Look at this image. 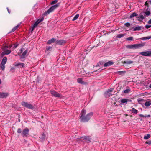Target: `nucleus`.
<instances>
[{
  "label": "nucleus",
  "instance_id": "1",
  "mask_svg": "<svg viewBox=\"0 0 151 151\" xmlns=\"http://www.w3.org/2000/svg\"><path fill=\"white\" fill-rule=\"evenodd\" d=\"M86 113V110L83 109L81 113V120L84 122H88L90 119L93 115V113L91 112L88 114L86 116H85Z\"/></svg>",
  "mask_w": 151,
  "mask_h": 151
},
{
  "label": "nucleus",
  "instance_id": "2",
  "mask_svg": "<svg viewBox=\"0 0 151 151\" xmlns=\"http://www.w3.org/2000/svg\"><path fill=\"white\" fill-rule=\"evenodd\" d=\"M59 4L57 3L51 7H50L47 11H45L44 14H43L44 16H47L50 13L53 12L54 10L57 8L59 6Z\"/></svg>",
  "mask_w": 151,
  "mask_h": 151
},
{
  "label": "nucleus",
  "instance_id": "3",
  "mask_svg": "<svg viewBox=\"0 0 151 151\" xmlns=\"http://www.w3.org/2000/svg\"><path fill=\"white\" fill-rule=\"evenodd\" d=\"M21 104L23 106L30 109H32L34 107L32 105L24 101L22 102Z\"/></svg>",
  "mask_w": 151,
  "mask_h": 151
},
{
  "label": "nucleus",
  "instance_id": "4",
  "mask_svg": "<svg viewBox=\"0 0 151 151\" xmlns=\"http://www.w3.org/2000/svg\"><path fill=\"white\" fill-rule=\"evenodd\" d=\"M50 91V93L52 96L55 97L61 98L62 97V96L59 93L54 90H51Z\"/></svg>",
  "mask_w": 151,
  "mask_h": 151
},
{
  "label": "nucleus",
  "instance_id": "5",
  "mask_svg": "<svg viewBox=\"0 0 151 151\" xmlns=\"http://www.w3.org/2000/svg\"><path fill=\"white\" fill-rule=\"evenodd\" d=\"M113 90V88H111L107 90L104 93L105 96L107 98L111 96L112 95L111 92Z\"/></svg>",
  "mask_w": 151,
  "mask_h": 151
},
{
  "label": "nucleus",
  "instance_id": "6",
  "mask_svg": "<svg viewBox=\"0 0 151 151\" xmlns=\"http://www.w3.org/2000/svg\"><path fill=\"white\" fill-rule=\"evenodd\" d=\"M29 130L27 128H25L22 131V135L23 137H27L29 134Z\"/></svg>",
  "mask_w": 151,
  "mask_h": 151
},
{
  "label": "nucleus",
  "instance_id": "7",
  "mask_svg": "<svg viewBox=\"0 0 151 151\" xmlns=\"http://www.w3.org/2000/svg\"><path fill=\"white\" fill-rule=\"evenodd\" d=\"M145 45L144 43H141L139 44H135L133 45L134 49H136L141 48Z\"/></svg>",
  "mask_w": 151,
  "mask_h": 151
},
{
  "label": "nucleus",
  "instance_id": "8",
  "mask_svg": "<svg viewBox=\"0 0 151 151\" xmlns=\"http://www.w3.org/2000/svg\"><path fill=\"white\" fill-rule=\"evenodd\" d=\"M139 54L144 56H151V51H144L140 52Z\"/></svg>",
  "mask_w": 151,
  "mask_h": 151
},
{
  "label": "nucleus",
  "instance_id": "9",
  "mask_svg": "<svg viewBox=\"0 0 151 151\" xmlns=\"http://www.w3.org/2000/svg\"><path fill=\"white\" fill-rule=\"evenodd\" d=\"M8 47L7 46H4L2 48L3 51H4L6 55L9 54L11 52V50H7Z\"/></svg>",
  "mask_w": 151,
  "mask_h": 151
},
{
  "label": "nucleus",
  "instance_id": "10",
  "mask_svg": "<svg viewBox=\"0 0 151 151\" xmlns=\"http://www.w3.org/2000/svg\"><path fill=\"white\" fill-rule=\"evenodd\" d=\"M14 65L15 66L19 67L20 68H24V63L18 62L15 63Z\"/></svg>",
  "mask_w": 151,
  "mask_h": 151
},
{
  "label": "nucleus",
  "instance_id": "11",
  "mask_svg": "<svg viewBox=\"0 0 151 151\" xmlns=\"http://www.w3.org/2000/svg\"><path fill=\"white\" fill-rule=\"evenodd\" d=\"M66 42V41L65 40H57L56 41V44L58 45H62L65 43Z\"/></svg>",
  "mask_w": 151,
  "mask_h": 151
},
{
  "label": "nucleus",
  "instance_id": "12",
  "mask_svg": "<svg viewBox=\"0 0 151 151\" xmlns=\"http://www.w3.org/2000/svg\"><path fill=\"white\" fill-rule=\"evenodd\" d=\"M114 63V62L112 61H109L105 63L104 65V66L105 67H108L113 65Z\"/></svg>",
  "mask_w": 151,
  "mask_h": 151
},
{
  "label": "nucleus",
  "instance_id": "13",
  "mask_svg": "<svg viewBox=\"0 0 151 151\" xmlns=\"http://www.w3.org/2000/svg\"><path fill=\"white\" fill-rule=\"evenodd\" d=\"M8 95V94L6 93L0 92V98H6Z\"/></svg>",
  "mask_w": 151,
  "mask_h": 151
},
{
  "label": "nucleus",
  "instance_id": "14",
  "mask_svg": "<svg viewBox=\"0 0 151 151\" xmlns=\"http://www.w3.org/2000/svg\"><path fill=\"white\" fill-rule=\"evenodd\" d=\"M27 52V50H26L24 52H23L22 54L20 55L21 58L22 59L24 58Z\"/></svg>",
  "mask_w": 151,
  "mask_h": 151
},
{
  "label": "nucleus",
  "instance_id": "15",
  "mask_svg": "<svg viewBox=\"0 0 151 151\" xmlns=\"http://www.w3.org/2000/svg\"><path fill=\"white\" fill-rule=\"evenodd\" d=\"M56 39L55 38H52V39H50V40H49L48 41L47 43L48 44H50L51 43H54L55 42H56Z\"/></svg>",
  "mask_w": 151,
  "mask_h": 151
},
{
  "label": "nucleus",
  "instance_id": "16",
  "mask_svg": "<svg viewBox=\"0 0 151 151\" xmlns=\"http://www.w3.org/2000/svg\"><path fill=\"white\" fill-rule=\"evenodd\" d=\"M147 107H148L151 105V101L150 100H148L146 101L144 104Z\"/></svg>",
  "mask_w": 151,
  "mask_h": 151
},
{
  "label": "nucleus",
  "instance_id": "17",
  "mask_svg": "<svg viewBox=\"0 0 151 151\" xmlns=\"http://www.w3.org/2000/svg\"><path fill=\"white\" fill-rule=\"evenodd\" d=\"M7 58L6 57H4L2 60L1 64H2L5 65L7 62Z\"/></svg>",
  "mask_w": 151,
  "mask_h": 151
},
{
  "label": "nucleus",
  "instance_id": "18",
  "mask_svg": "<svg viewBox=\"0 0 151 151\" xmlns=\"http://www.w3.org/2000/svg\"><path fill=\"white\" fill-rule=\"evenodd\" d=\"M79 139L89 141H91L90 138L89 137H87L86 136L82 137H80Z\"/></svg>",
  "mask_w": 151,
  "mask_h": 151
},
{
  "label": "nucleus",
  "instance_id": "19",
  "mask_svg": "<svg viewBox=\"0 0 151 151\" xmlns=\"http://www.w3.org/2000/svg\"><path fill=\"white\" fill-rule=\"evenodd\" d=\"M77 82L81 84H84L85 83V82L83 81L82 79L81 78H78L77 80Z\"/></svg>",
  "mask_w": 151,
  "mask_h": 151
},
{
  "label": "nucleus",
  "instance_id": "20",
  "mask_svg": "<svg viewBox=\"0 0 151 151\" xmlns=\"http://www.w3.org/2000/svg\"><path fill=\"white\" fill-rule=\"evenodd\" d=\"M133 63V61H124L123 62V64H124L125 66H126V65L128 64H129L132 63Z\"/></svg>",
  "mask_w": 151,
  "mask_h": 151
},
{
  "label": "nucleus",
  "instance_id": "21",
  "mask_svg": "<svg viewBox=\"0 0 151 151\" xmlns=\"http://www.w3.org/2000/svg\"><path fill=\"white\" fill-rule=\"evenodd\" d=\"M120 101L121 103H125V104H126L127 103L128 101V100L126 99H122Z\"/></svg>",
  "mask_w": 151,
  "mask_h": 151
},
{
  "label": "nucleus",
  "instance_id": "22",
  "mask_svg": "<svg viewBox=\"0 0 151 151\" xmlns=\"http://www.w3.org/2000/svg\"><path fill=\"white\" fill-rule=\"evenodd\" d=\"M151 38V35L146 37H143L140 38L142 40H145L147 39H149Z\"/></svg>",
  "mask_w": 151,
  "mask_h": 151
},
{
  "label": "nucleus",
  "instance_id": "23",
  "mask_svg": "<svg viewBox=\"0 0 151 151\" xmlns=\"http://www.w3.org/2000/svg\"><path fill=\"white\" fill-rule=\"evenodd\" d=\"M137 16L138 14L134 12L130 15L129 17L130 18H132L134 17H136Z\"/></svg>",
  "mask_w": 151,
  "mask_h": 151
},
{
  "label": "nucleus",
  "instance_id": "24",
  "mask_svg": "<svg viewBox=\"0 0 151 151\" xmlns=\"http://www.w3.org/2000/svg\"><path fill=\"white\" fill-rule=\"evenodd\" d=\"M19 26L20 24H18L17 26H16L15 27H14L12 29V31H11V32H13L14 31H15L19 27Z\"/></svg>",
  "mask_w": 151,
  "mask_h": 151
},
{
  "label": "nucleus",
  "instance_id": "25",
  "mask_svg": "<svg viewBox=\"0 0 151 151\" xmlns=\"http://www.w3.org/2000/svg\"><path fill=\"white\" fill-rule=\"evenodd\" d=\"M141 29V27L140 26L136 27L134 29V31L140 30Z\"/></svg>",
  "mask_w": 151,
  "mask_h": 151
},
{
  "label": "nucleus",
  "instance_id": "26",
  "mask_svg": "<svg viewBox=\"0 0 151 151\" xmlns=\"http://www.w3.org/2000/svg\"><path fill=\"white\" fill-rule=\"evenodd\" d=\"M125 35V34H119L117 35L116 37L118 38H121V37H124Z\"/></svg>",
  "mask_w": 151,
  "mask_h": 151
},
{
  "label": "nucleus",
  "instance_id": "27",
  "mask_svg": "<svg viewBox=\"0 0 151 151\" xmlns=\"http://www.w3.org/2000/svg\"><path fill=\"white\" fill-rule=\"evenodd\" d=\"M5 68V65L2 64H0V69H1L3 70H4Z\"/></svg>",
  "mask_w": 151,
  "mask_h": 151
},
{
  "label": "nucleus",
  "instance_id": "28",
  "mask_svg": "<svg viewBox=\"0 0 151 151\" xmlns=\"http://www.w3.org/2000/svg\"><path fill=\"white\" fill-rule=\"evenodd\" d=\"M79 16V14H76L73 17V19H72V20L73 21H75L76 20Z\"/></svg>",
  "mask_w": 151,
  "mask_h": 151
},
{
  "label": "nucleus",
  "instance_id": "29",
  "mask_svg": "<svg viewBox=\"0 0 151 151\" xmlns=\"http://www.w3.org/2000/svg\"><path fill=\"white\" fill-rule=\"evenodd\" d=\"M126 47L129 49H134L133 45H128L126 46Z\"/></svg>",
  "mask_w": 151,
  "mask_h": 151
},
{
  "label": "nucleus",
  "instance_id": "30",
  "mask_svg": "<svg viewBox=\"0 0 151 151\" xmlns=\"http://www.w3.org/2000/svg\"><path fill=\"white\" fill-rule=\"evenodd\" d=\"M139 19H138V20L139 21H141L142 20L144 19V17L143 15H139V17H138Z\"/></svg>",
  "mask_w": 151,
  "mask_h": 151
},
{
  "label": "nucleus",
  "instance_id": "31",
  "mask_svg": "<svg viewBox=\"0 0 151 151\" xmlns=\"http://www.w3.org/2000/svg\"><path fill=\"white\" fill-rule=\"evenodd\" d=\"M131 111L134 114H137L138 112V111L135 109L134 108H132Z\"/></svg>",
  "mask_w": 151,
  "mask_h": 151
},
{
  "label": "nucleus",
  "instance_id": "32",
  "mask_svg": "<svg viewBox=\"0 0 151 151\" xmlns=\"http://www.w3.org/2000/svg\"><path fill=\"white\" fill-rule=\"evenodd\" d=\"M45 134L44 133H43L42 136V137L40 138V139L41 141H43L45 139Z\"/></svg>",
  "mask_w": 151,
  "mask_h": 151
},
{
  "label": "nucleus",
  "instance_id": "33",
  "mask_svg": "<svg viewBox=\"0 0 151 151\" xmlns=\"http://www.w3.org/2000/svg\"><path fill=\"white\" fill-rule=\"evenodd\" d=\"M150 137V135L149 134H147L144 137V139H149Z\"/></svg>",
  "mask_w": 151,
  "mask_h": 151
},
{
  "label": "nucleus",
  "instance_id": "34",
  "mask_svg": "<svg viewBox=\"0 0 151 151\" xmlns=\"http://www.w3.org/2000/svg\"><path fill=\"white\" fill-rule=\"evenodd\" d=\"M133 39V38L132 37H129L128 38H127L126 39V40L130 41V40H132Z\"/></svg>",
  "mask_w": 151,
  "mask_h": 151
},
{
  "label": "nucleus",
  "instance_id": "35",
  "mask_svg": "<svg viewBox=\"0 0 151 151\" xmlns=\"http://www.w3.org/2000/svg\"><path fill=\"white\" fill-rule=\"evenodd\" d=\"M150 12L149 11H147L145 12V14L147 16L150 15Z\"/></svg>",
  "mask_w": 151,
  "mask_h": 151
},
{
  "label": "nucleus",
  "instance_id": "36",
  "mask_svg": "<svg viewBox=\"0 0 151 151\" xmlns=\"http://www.w3.org/2000/svg\"><path fill=\"white\" fill-rule=\"evenodd\" d=\"M130 91V90L129 89H126L124 90V93H129Z\"/></svg>",
  "mask_w": 151,
  "mask_h": 151
},
{
  "label": "nucleus",
  "instance_id": "37",
  "mask_svg": "<svg viewBox=\"0 0 151 151\" xmlns=\"http://www.w3.org/2000/svg\"><path fill=\"white\" fill-rule=\"evenodd\" d=\"M124 25L127 27H129L130 26V24L129 22H127L124 24Z\"/></svg>",
  "mask_w": 151,
  "mask_h": 151
},
{
  "label": "nucleus",
  "instance_id": "38",
  "mask_svg": "<svg viewBox=\"0 0 151 151\" xmlns=\"http://www.w3.org/2000/svg\"><path fill=\"white\" fill-rule=\"evenodd\" d=\"M15 71V68L14 67H12L10 70V71L12 73L14 72Z\"/></svg>",
  "mask_w": 151,
  "mask_h": 151
},
{
  "label": "nucleus",
  "instance_id": "39",
  "mask_svg": "<svg viewBox=\"0 0 151 151\" xmlns=\"http://www.w3.org/2000/svg\"><path fill=\"white\" fill-rule=\"evenodd\" d=\"M17 132L19 133H21L22 132V130L20 128H19L18 129Z\"/></svg>",
  "mask_w": 151,
  "mask_h": 151
},
{
  "label": "nucleus",
  "instance_id": "40",
  "mask_svg": "<svg viewBox=\"0 0 151 151\" xmlns=\"http://www.w3.org/2000/svg\"><path fill=\"white\" fill-rule=\"evenodd\" d=\"M58 1L57 0H55L52 1L51 3V4H55Z\"/></svg>",
  "mask_w": 151,
  "mask_h": 151
},
{
  "label": "nucleus",
  "instance_id": "41",
  "mask_svg": "<svg viewBox=\"0 0 151 151\" xmlns=\"http://www.w3.org/2000/svg\"><path fill=\"white\" fill-rule=\"evenodd\" d=\"M6 55L5 54V53L4 51L2 52L1 54V55L2 57H3L4 56Z\"/></svg>",
  "mask_w": 151,
  "mask_h": 151
},
{
  "label": "nucleus",
  "instance_id": "42",
  "mask_svg": "<svg viewBox=\"0 0 151 151\" xmlns=\"http://www.w3.org/2000/svg\"><path fill=\"white\" fill-rule=\"evenodd\" d=\"M39 24L37 22H36L34 24L33 26L35 27H36Z\"/></svg>",
  "mask_w": 151,
  "mask_h": 151
},
{
  "label": "nucleus",
  "instance_id": "43",
  "mask_svg": "<svg viewBox=\"0 0 151 151\" xmlns=\"http://www.w3.org/2000/svg\"><path fill=\"white\" fill-rule=\"evenodd\" d=\"M150 27H151V25H146L145 26V27L146 29H148Z\"/></svg>",
  "mask_w": 151,
  "mask_h": 151
},
{
  "label": "nucleus",
  "instance_id": "44",
  "mask_svg": "<svg viewBox=\"0 0 151 151\" xmlns=\"http://www.w3.org/2000/svg\"><path fill=\"white\" fill-rule=\"evenodd\" d=\"M123 73V71H118L116 73L119 75H122V74Z\"/></svg>",
  "mask_w": 151,
  "mask_h": 151
},
{
  "label": "nucleus",
  "instance_id": "45",
  "mask_svg": "<svg viewBox=\"0 0 151 151\" xmlns=\"http://www.w3.org/2000/svg\"><path fill=\"white\" fill-rule=\"evenodd\" d=\"M51 48H52V47H50V46L47 47H46V50L47 51H48L49 50H50Z\"/></svg>",
  "mask_w": 151,
  "mask_h": 151
},
{
  "label": "nucleus",
  "instance_id": "46",
  "mask_svg": "<svg viewBox=\"0 0 151 151\" xmlns=\"http://www.w3.org/2000/svg\"><path fill=\"white\" fill-rule=\"evenodd\" d=\"M146 143L148 144L149 145L151 144V141H149L148 142H146Z\"/></svg>",
  "mask_w": 151,
  "mask_h": 151
},
{
  "label": "nucleus",
  "instance_id": "47",
  "mask_svg": "<svg viewBox=\"0 0 151 151\" xmlns=\"http://www.w3.org/2000/svg\"><path fill=\"white\" fill-rule=\"evenodd\" d=\"M151 116L150 115H148L145 116V117H150Z\"/></svg>",
  "mask_w": 151,
  "mask_h": 151
},
{
  "label": "nucleus",
  "instance_id": "48",
  "mask_svg": "<svg viewBox=\"0 0 151 151\" xmlns=\"http://www.w3.org/2000/svg\"><path fill=\"white\" fill-rule=\"evenodd\" d=\"M44 19V18L43 17H42L40 19V22H42Z\"/></svg>",
  "mask_w": 151,
  "mask_h": 151
},
{
  "label": "nucleus",
  "instance_id": "49",
  "mask_svg": "<svg viewBox=\"0 0 151 151\" xmlns=\"http://www.w3.org/2000/svg\"><path fill=\"white\" fill-rule=\"evenodd\" d=\"M139 116L140 117H145V116L143 115L142 114H139Z\"/></svg>",
  "mask_w": 151,
  "mask_h": 151
},
{
  "label": "nucleus",
  "instance_id": "50",
  "mask_svg": "<svg viewBox=\"0 0 151 151\" xmlns=\"http://www.w3.org/2000/svg\"><path fill=\"white\" fill-rule=\"evenodd\" d=\"M35 27H34L33 26V27H32V29L31 30V32H32L33 31Z\"/></svg>",
  "mask_w": 151,
  "mask_h": 151
},
{
  "label": "nucleus",
  "instance_id": "51",
  "mask_svg": "<svg viewBox=\"0 0 151 151\" xmlns=\"http://www.w3.org/2000/svg\"><path fill=\"white\" fill-rule=\"evenodd\" d=\"M17 45H14L13 48H15L17 47Z\"/></svg>",
  "mask_w": 151,
  "mask_h": 151
},
{
  "label": "nucleus",
  "instance_id": "52",
  "mask_svg": "<svg viewBox=\"0 0 151 151\" xmlns=\"http://www.w3.org/2000/svg\"><path fill=\"white\" fill-rule=\"evenodd\" d=\"M37 23H38V24H39L40 23V22H40V19H38L37 21H36Z\"/></svg>",
  "mask_w": 151,
  "mask_h": 151
},
{
  "label": "nucleus",
  "instance_id": "53",
  "mask_svg": "<svg viewBox=\"0 0 151 151\" xmlns=\"http://www.w3.org/2000/svg\"><path fill=\"white\" fill-rule=\"evenodd\" d=\"M148 23L149 24H151V19L148 21Z\"/></svg>",
  "mask_w": 151,
  "mask_h": 151
},
{
  "label": "nucleus",
  "instance_id": "54",
  "mask_svg": "<svg viewBox=\"0 0 151 151\" xmlns=\"http://www.w3.org/2000/svg\"><path fill=\"white\" fill-rule=\"evenodd\" d=\"M7 10L8 12V13L10 14V11L9 10V9L8 7L7 8Z\"/></svg>",
  "mask_w": 151,
  "mask_h": 151
},
{
  "label": "nucleus",
  "instance_id": "55",
  "mask_svg": "<svg viewBox=\"0 0 151 151\" xmlns=\"http://www.w3.org/2000/svg\"><path fill=\"white\" fill-rule=\"evenodd\" d=\"M19 51L20 52V53H21L22 52V51H23V49H22V48L20 49L19 50Z\"/></svg>",
  "mask_w": 151,
  "mask_h": 151
},
{
  "label": "nucleus",
  "instance_id": "56",
  "mask_svg": "<svg viewBox=\"0 0 151 151\" xmlns=\"http://www.w3.org/2000/svg\"><path fill=\"white\" fill-rule=\"evenodd\" d=\"M12 45H10L9 47V48H11L12 47Z\"/></svg>",
  "mask_w": 151,
  "mask_h": 151
},
{
  "label": "nucleus",
  "instance_id": "57",
  "mask_svg": "<svg viewBox=\"0 0 151 151\" xmlns=\"http://www.w3.org/2000/svg\"><path fill=\"white\" fill-rule=\"evenodd\" d=\"M1 79H0V84H1Z\"/></svg>",
  "mask_w": 151,
  "mask_h": 151
},
{
  "label": "nucleus",
  "instance_id": "58",
  "mask_svg": "<svg viewBox=\"0 0 151 151\" xmlns=\"http://www.w3.org/2000/svg\"><path fill=\"white\" fill-rule=\"evenodd\" d=\"M149 87L151 88V84L150 85Z\"/></svg>",
  "mask_w": 151,
  "mask_h": 151
},
{
  "label": "nucleus",
  "instance_id": "59",
  "mask_svg": "<svg viewBox=\"0 0 151 151\" xmlns=\"http://www.w3.org/2000/svg\"><path fill=\"white\" fill-rule=\"evenodd\" d=\"M147 4L146 3H145V5H147Z\"/></svg>",
  "mask_w": 151,
  "mask_h": 151
},
{
  "label": "nucleus",
  "instance_id": "60",
  "mask_svg": "<svg viewBox=\"0 0 151 151\" xmlns=\"http://www.w3.org/2000/svg\"><path fill=\"white\" fill-rule=\"evenodd\" d=\"M18 55H19V56H20V55H19V54H18Z\"/></svg>",
  "mask_w": 151,
  "mask_h": 151
},
{
  "label": "nucleus",
  "instance_id": "61",
  "mask_svg": "<svg viewBox=\"0 0 151 151\" xmlns=\"http://www.w3.org/2000/svg\"><path fill=\"white\" fill-rule=\"evenodd\" d=\"M18 55H19V56H20V55H19V54H18Z\"/></svg>",
  "mask_w": 151,
  "mask_h": 151
},
{
  "label": "nucleus",
  "instance_id": "62",
  "mask_svg": "<svg viewBox=\"0 0 151 151\" xmlns=\"http://www.w3.org/2000/svg\"><path fill=\"white\" fill-rule=\"evenodd\" d=\"M18 55H19V56H20V55H19V54H18Z\"/></svg>",
  "mask_w": 151,
  "mask_h": 151
},
{
  "label": "nucleus",
  "instance_id": "63",
  "mask_svg": "<svg viewBox=\"0 0 151 151\" xmlns=\"http://www.w3.org/2000/svg\"><path fill=\"white\" fill-rule=\"evenodd\" d=\"M142 100H140V101H142Z\"/></svg>",
  "mask_w": 151,
  "mask_h": 151
},
{
  "label": "nucleus",
  "instance_id": "64",
  "mask_svg": "<svg viewBox=\"0 0 151 151\" xmlns=\"http://www.w3.org/2000/svg\"><path fill=\"white\" fill-rule=\"evenodd\" d=\"M150 2H151V1H150Z\"/></svg>",
  "mask_w": 151,
  "mask_h": 151
}]
</instances>
